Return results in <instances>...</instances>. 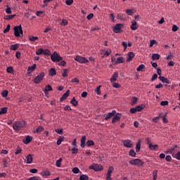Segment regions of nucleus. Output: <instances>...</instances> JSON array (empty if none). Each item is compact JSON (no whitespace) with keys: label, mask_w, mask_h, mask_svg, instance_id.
Returning a JSON list of instances; mask_svg holds the SVG:
<instances>
[{"label":"nucleus","mask_w":180,"mask_h":180,"mask_svg":"<svg viewBox=\"0 0 180 180\" xmlns=\"http://www.w3.org/2000/svg\"><path fill=\"white\" fill-rule=\"evenodd\" d=\"M13 30L15 37H23V30L22 29L21 25L15 26Z\"/></svg>","instance_id":"nucleus-1"},{"label":"nucleus","mask_w":180,"mask_h":180,"mask_svg":"<svg viewBox=\"0 0 180 180\" xmlns=\"http://www.w3.org/2000/svg\"><path fill=\"white\" fill-rule=\"evenodd\" d=\"M25 126H26V122H25L23 120H22V121H17L13 125V129L15 131H18V130H20V129H22V127H25Z\"/></svg>","instance_id":"nucleus-2"},{"label":"nucleus","mask_w":180,"mask_h":180,"mask_svg":"<svg viewBox=\"0 0 180 180\" xmlns=\"http://www.w3.org/2000/svg\"><path fill=\"white\" fill-rule=\"evenodd\" d=\"M51 60L53 63H60L63 60V57L55 51L51 55Z\"/></svg>","instance_id":"nucleus-3"},{"label":"nucleus","mask_w":180,"mask_h":180,"mask_svg":"<svg viewBox=\"0 0 180 180\" xmlns=\"http://www.w3.org/2000/svg\"><path fill=\"white\" fill-rule=\"evenodd\" d=\"M131 165H136V167H143L144 165V162L140 159H133L129 161Z\"/></svg>","instance_id":"nucleus-4"},{"label":"nucleus","mask_w":180,"mask_h":180,"mask_svg":"<svg viewBox=\"0 0 180 180\" xmlns=\"http://www.w3.org/2000/svg\"><path fill=\"white\" fill-rule=\"evenodd\" d=\"M75 61H77V63H79L80 64H86V63H89V60L86 59V58L80 56H76Z\"/></svg>","instance_id":"nucleus-5"},{"label":"nucleus","mask_w":180,"mask_h":180,"mask_svg":"<svg viewBox=\"0 0 180 180\" xmlns=\"http://www.w3.org/2000/svg\"><path fill=\"white\" fill-rule=\"evenodd\" d=\"M44 72H41L34 79V84H40L44 79Z\"/></svg>","instance_id":"nucleus-6"},{"label":"nucleus","mask_w":180,"mask_h":180,"mask_svg":"<svg viewBox=\"0 0 180 180\" xmlns=\"http://www.w3.org/2000/svg\"><path fill=\"white\" fill-rule=\"evenodd\" d=\"M89 169H94V171H102L103 169V167L101 165L95 164L89 166Z\"/></svg>","instance_id":"nucleus-7"},{"label":"nucleus","mask_w":180,"mask_h":180,"mask_svg":"<svg viewBox=\"0 0 180 180\" xmlns=\"http://www.w3.org/2000/svg\"><path fill=\"white\" fill-rule=\"evenodd\" d=\"M124 147L127 148H133V141L131 140L127 139L122 141Z\"/></svg>","instance_id":"nucleus-8"},{"label":"nucleus","mask_w":180,"mask_h":180,"mask_svg":"<svg viewBox=\"0 0 180 180\" xmlns=\"http://www.w3.org/2000/svg\"><path fill=\"white\" fill-rule=\"evenodd\" d=\"M122 27H123V24H117L113 28L112 30L114 33H122Z\"/></svg>","instance_id":"nucleus-9"},{"label":"nucleus","mask_w":180,"mask_h":180,"mask_svg":"<svg viewBox=\"0 0 180 180\" xmlns=\"http://www.w3.org/2000/svg\"><path fill=\"white\" fill-rule=\"evenodd\" d=\"M178 148H179L178 145H175L173 148L169 149L167 150V153H169V154H172V157H174V154H175L176 151H178Z\"/></svg>","instance_id":"nucleus-10"},{"label":"nucleus","mask_w":180,"mask_h":180,"mask_svg":"<svg viewBox=\"0 0 180 180\" xmlns=\"http://www.w3.org/2000/svg\"><path fill=\"white\" fill-rule=\"evenodd\" d=\"M33 140V137L27 135L25 139H22L24 144H29Z\"/></svg>","instance_id":"nucleus-11"},{"label":"nucleus","mask_w":180,"mask_h":180,"mask_svg":"<svg viewBox=\"0 0 180 180\" xmlns=\"http://www.w3.org/2000/svg\"><path fill=\"white\" fill-rule=\"evenodd\" d=\"M120 117H122V114L120 113H117L112 120V123H116V122H119L120 120Z\"/></svg>","instance_id":"nucleus-12"},{"label":"nucleus","mask_w":180,"mask_h":180,"mask_svg":"<svg viewBox=\"0 0 180 180\" xmlns=\"http://www.w3.org/2000/svg\"><path fill=\"white\" fill-rule=\"evenodd\" d=\"M160 81H161L163 84H171L169 79L164 76H160L159 77Z\"/></svg>","instance_id":"nucleus-13"},{"label":"nucleus","mask_w":180,"mask_h":180,"mask_svg":"<svg viewBox=\"0 0 180 180\" xmlns=\"http://www.w3.org/2000/svg\"><path fill=\"white\" fill-rule=\"evenodd\" d=\"M115 115H116V110H114L111 112H109L108 114H107L105 118V120H109V119H112V117H113Z\"/></svg>","instance_id":"nucleus-14"},{"label":"nucleus","mask_w":180,"mask_h":180,"mask_svg":"<svg viewBox=\"0 0 180 180\" xmlns=\"http://www.w3.org/2000/svg\"><path fill=\"white\" fill-rule=\"evenodd\" d=\"M25 164H32V162H33V157H32L31 154H29L26 157V160H25Z\"/></svg>","instance_id":"nucleus-15"},{"label":"nucleus","mask_w":180,"mask_h":180,"mask_svg":"<svg viewBox=\"0 0 180 180\" xmlns=\"http://www.w3.org/2000/svg\"><path fill=\"white\" fill-rule=\"evenodd\" d=\"M135 56H136V54H134V53H133L132 51L129 52L128 58L127 59V63H130V61H131V60H133V58H134Z\"/></svg>","instance_id":"nucleus-16"},{"label":"nucleus","mask_w":180,"mask_h":180,"mask_svg":"<svg viewBox=\"0 0 180 180\" xmlns=\"http://www.w3.org/2000/svg\"><path fill=\"white\" fill-rule=\"evenodd\" d=\"M117 77H119V73H117V72H115L111 76V78L110 79V82H115V81L117 79Z\"/></svg>","instance_id":"nucleus-17"},{"label":"nucleus","mask_w":180,"mask_h":180,"mask_svg":"<svg viewBox=\"0 0 180 180\" xmlns=\"http://www.w3.org/2000/svg\"><path fill=\"white\" fill-rule=\"evenodd\" d=\"M147 143L148 144L150 150H157L158 148V145H153L151 143H150V140L147 141Z\"/></svg>","instance_id":"nucleus-18"},{"label":"nucleus","mask_w":180,"mask_h":180,"mask_svg":"<svg viewBox=\"0 0 180 180\" xmlns=\"http://www.w3.org/2000/svg\"><path fill=\"white\" fill-rule=\"evenodd\" d=\"M80 146L82 148H84L85 147V143H86V136H84L80 140Z\"/></svg>","instance_id":"nucleus-19"},{"label":"nucleus","mask_w":180,"mask_h":180,"mask_svg":"<svg viewBox=\"0 0 180 180\" xmlns=\"http://www.w3.org/2000/svg\"><path fill=\"white\" fill-rule=\"evenodd\" d=\"M70 96V90H67V91L60 98V102H63V101H65L66 98Z\"/></svg>","instance_id":"nucleus-20"},{"label":"nucleus","mask_w":180,"mask_h":180,"mask_svg":"<svg viewBox=\"0 0 180 180\" xmlns=\"http://www.w3.org/2000/svg\"><path fill=\"white\" fill-rule=\"evenodd\" d=\"M131 30H137L139 29V25H137V21H132L131 25Z\"/></svg>","instance_id":"nucleus-21"},{"label":"nucleus","mask_w":180,"mask_h":180,"mask_svg":"<svg viewBox=\"0 0 180 180\" xmlns=\"http://www.w3.org/2000/svg\"><path fill=\"white\" fill-rule=\"evenodd\" d=\"M57 75V71L56 70L55 68H51L49 70V75H50V77H54V75Z\"/></svg>","instance_id":"nucleus-22"},{"label":"nucleus","mask_w":180,"mask_h":180,"mask_svg":"<svg viewBox=\"0 0 180 180\" xmlns=\"http://www.w3.org/2000/svg\"><path fill=\"white\" fill-rule=\"evenodd\" d=\"M124 61H126V60L124 59V58L123 57H120L117 58L116 61H115V64H122L123 63H124Z\"/></svg>","instance_id":"nucleus-23"},{"label":"nucleus","mask_w":180,"mask_h":180,"mask_svg":"<svg viewBox=\"0 0 180 180\" xmlns=\"http://www.w3.org/2000/svg\"><path fill=\"white\" fill-rule=\"evenodd\" d=\"M36 70V64L32 65V66H30L28 68L27 72L29 74H31V72H33Z\"/></svg>","instance_id":"nucleus-24"},{"label":"nucleus","mask_w":180,"mask_h":180,"mask_svg":"<svg viewBox=\"0 0 180 180\" xmlns=\"http://www.w3.org/2000/svg\"><path fill=\"white\" fill-rule=\"evenodd\" d=\"M70 103L72 104V106H78V101L75 99V97H73L70 101Z\"/></svg>","instance_id":"nucleus-25"},{"label":"nucleus","mask_w":180,"mask_h":180,"mask_svg":"<svg viewBox=\"0 0 180 180\" xmlns=\"http://www.w3.org/2000/svg\"><path fill=\"white\" fill-rule=\"evenodd\" d=\"M140 148H141V142L139 141L136 145V153H140Z\"/></svg>","instance_id":"nucleus-26"},{"label":"nucleus","mask_w":180,"mask_h":180,"mask_svg":"<svg viewBox=\"0 0 180 180\" xmlns=\"http://www.w3.org/2000/svg\"><path fill=\"white\" fill-rule=\"evenodd\" d=\"M42 54H44V56H51V52H50L49 49H43Z\"/></svg>","instance_id":"nucleus-27"},{"label":"nucleus","mask_w":180,"mask_h":180,"mask_svg":"<svg viewBox=\"0 0 180 180\" xmlns=\"http://www.w3.org/2000/svg\"><path fill=\"white\" fill-rule=\"evenodd\" d=\"M15 16H16V15H5L4 17V19H5L6 20H11V19H13Z\"/></svg>","instance_id":"nucleus-28"},{"label":"nucleus","mask_w":180,"mask_h":180,"mask_svg":"<svg viewBox=\"0 0 180 180\" xmlns=\"http://www.w3.org/2000/svg\"><path fill=\"white\" fill-rule=\"evenodd\" d=\"M152 60L153 61L155 60H160V55L158 53H153L152 55Z\"/></svg>","instance_id":"nucleus-29"},{"label":"nucleus","mask_w":180,"mask_h":180,"mask_svg":"<svg viewBox=\"0 0 180 180\" xmlns=\"http://www.w3.org/2000/svg\"><path fill=\"white\" fill-rule=\"evenodd\" d=\"M139 101V98L136 97H133L131 101V103L133 105H136L137 103V101Z\"/></svg>","instance_id":"nucleus-30"},{"label":"nucleus","mask_w":180,"mask_h":180,"mask_svg":"<svg viewBox=\"0 0 180 180\" xmlns=\"http://www.w3.org/2000/svg\"><path fill=\"white\" fill-rule=\"evenodd\" d=\"M144 68H146V66L143 64L140 65L137 68V71H144Z\"/></svg>","instance_id":"nucleus-31"},{"label":"nucleus","mask_w":180,"mask_h":180,"mask_svg":"<svg viewBox=\"0 0 180 180\" xmlns=\"http://www.w3.org/2000/svg\"><path fill=\"white\" fill-rule=\"evenodd\" d=\"M8 112V108L5 107L0 110V115H5Z\"/></svg>","instance_id":"nucleus-32"},{"label":"nucleus","mask_w":180,"mask_h":180,"mask_svg":"<svg viewBox=\"0 0 180 180\" xmlns=\"http://www.w3.org/2000/svg\"><path fill=\"white\" fill-rule=\"evenodd\" d=\"M10 49H11V50H13L15 51H16L17 49H19V45L18 44L11 45Z\"/></svg>","instance_id":"nucleus-33"},{"label":"nucleus","mask_w":180,"mask_h":180,"mask_svg":"<svg viewBox=\"0 0 180 180\" xmlns=\"http://www.w3.org/2000/svg\"><path fill=\"white\" fill-rule=\"evenodd\" d=\"M41 175L42 176H50L51 173H50L49 171H44V172H43L41 174Z\"/></svg>","instance_id":"nucleus-34"},{"label":"nucleus","mask_w":180,"mask_h":180,"mask_svg":"<svg viewBox=\"0 0 180 180\" xmlns=\"http://www.w3.org/2000/svg\"><path fill=\"white\" fill-rule=\"evenodd\" d=\"M61 162H63V158H60L56 161V167H58V168H60V167H61Z\"/></svg>","instance_id":"nucleus-35"},{"label":"nucleus","mask_w":180,"mask_h":180,"mask_svg":"<svg viewBox=\"0 0 180 180\" xmlns=\"http://www.w3.org/2000/svg\"><path fill=\"white\" fill-rule=\"evenodd\" d=\"M86 146L87 147H91V146H95V142L94 141H86Z\"/></svg>","instance_id":"nucleus-36"},{"label":"nucleus","mask_w":180,"mask_h":180,"mask_svg":"<svg viewBox=\"0 0 180 180\" xmlns=\"http://www.w3.org/2000/svg\"><path fill=\"white\" fill-rule=\"evenodd\" d=\"M62 76L63 78H65V77H68V69H64L63 72L62 73Z\"/></svg>","instance_id":"nucleus-37"},{"label":"nucleus","mask_w":180,"mask_h":180,"mask_svg":"<svg viewBox=\"0 0 180 180\" xmlns=\"http://www.w3.org/2000/svg\"><path fill=\"white\" fill-rule=\"evenodd\" d=\"M136 151H134V150H133V149H131L129 150V156L130 157H136Z\"/></svg>","instance_id":"nucleus-38"},{"label":"nucleus","mask_w":180,"mask_h":180,"mask_svg":"<svg viewBox=\"0 0 180 180\" xmlns=\"http://www.w3.org/2000/svg\"><path fill=\"white\" fill-rule=\"evenodd\" d=\"M158 170H157V169L153 170V180H157V177H158L157 174H158Z\"/></svg>","instance_id":"nucleus-39"},{"label":"nucleus","mask_w":180,"mask_h":180,"mask_svg":"<svg viewBox=\"0 0 180 180\" xmlns=\"http://www.w3.org/2000/svg\"><path fill=\"white\" fill-rule=\"evenodd\" d=\"M114 170H115V168L113 167V166H110L108 167L107 174H110L112 175V172H113Z\"/></svg>","instance_id":"nucleus-40"},{"label":"nucleus","mask_w":180,"mask_h":180,"mask_svg":"<svg viewBox=\"0 0 180 180\" xmlns=\"http://www.w3.org/2000/svg\"><path fill=\"white\" fill-rule=\"evenodd\" d=\"M88 179H89V177H88V176L85 174H82L79 177V180H88Z\"/></svg>","instance_id":"nucleus-41"},{"label":"nucleus","mask_w":180,"mask_h":180,"mask_svg":"<svg viewBox=\"0 0 180 180\" xmlns=\"http://www.w3.org/2000/svg\"><path fill=\"white\" fill-rule=\"evenodd\" d=\"M29 40L30 41H36V40H39V37L30 36L29 37Z\"/></svg>","instance_id":"nucleus-42"},{"label":"nucleus","mask_w":180,"mask_h":180,"mask_svg":"<svg viewBox=\"0 0 180 180\" xmlns=\"http://www.w3.org/2000/svg\"><path fill=\"white\" fill-rule=\"evenodd\" d=\"M67 25H68V20H67L65 19L62 20L60 25L61 26H67Z\"/></svg>","instance_id":"nucleus-43"},{"label":"nucleus","mask_w":180,"mask_h":180,"mask_svg":"<svg viewBox=\"0 0 180 180\" xmlns=\"http://www.w3.org/2000/svg\"><path fill=\"white\" fill-rule=\"evenodd\" d=\"M72 172H73V174H79V169L78 167H74L72 169Z\"/></svg>","instance_id":"nucleus-44"},{"label":"nucleus","mask_w":180,"mask_h":180,"mask_svg":"<svg viewBox=\"0 0 180 180\" xmlns=\"http://www.w3.org/2000/svg\"><path fill=\"white\" fill-rule=\"evenodd\" d=\"M8 90H4L1 92V96H3V98H6V96H8Z\"/></svg>","instance_id":"nucleus-45"},{"label":"nucleus","mask_w":180,"mask_h":180,"mask_svg":"<svg viewBox=\"0 0 180 180\" xmlns=\"http://www.w3.org/2000/svg\"><path fill=\"white\" fill-rule=\"evenodd\" d=\"M22 153V148H20L19 146L15 150V155H18V154H20Z\"/></svg>","instance_id":"nucleus-46"},{"label":"nucleus","mask_w":180,"mask_h":180,"mask_svg":"<svg viewBox=\"0 0 180 180\" xmlns=\"http://www.w3.org/2000/svg\"><path fill=\"white\" fill-rule=\"evenodd\" d=\"M43 130H44V128H43L41 126H39L37 128L36 132L37 133H41V131H43Z\"/></svg>","instance_id":"nucleus-47"},{"label":"nucleus","mask_w":180,"mask_h":180,"mask_svg":"<svg viewBox=\"0 0 180 180\" xmlns=\"http://www.w3.org/2000/svg\"><path fill=\"white\" fill-rule=\"evenodd\" d=\"M9 30H11V25H8L7 27H6V29L3 31V33H4L6 34V33H8V32H9Z\"/></svg>","instance_id":"nucleus-48"},{"label":"nucleus","mask_w":180,"mask_h":180,"mask_svg":"<svg viewBox=\"0 0 180 180\" xmlns=\"http://www.w3.org/2000/svg\"><path fill=\"white\" fill-rule=\"evenodd\" d=\"M37 56H41V54H43V49H37L36 51Z\"/></svg>","instance_id":"nucleus-49"},{"label":"nucleus","mask_w":180,"mask_h":180,"mask_svg":"<svg viewBox=\"0 0 180 180\" xmlns=\"http://www.w3.org/2000/svg\"><path fill=\"white\" fill-rule=\"evenodd\" d=\"M167 113H165V115L162 117V122L163 123H168V120L167 119Z\"/></svg>","instance_id":"nucleus-50"},{"label":"nucleus","mask_w":180,"mask_h":180,"mask_svg":"<svg viewBox=\"0 0 180 180\" xmlns=\"http://www.w3.org/2000/svg\"><path fill=\"white\" fill-rule=\"evenodd\" d=\"M7 72H8L9 74H13V68L12 67L7 68Z\"/></svg>","instance_id":"nucleus-51"},{"label":"nucleus","mask_w":180,"mask_h":180,"mask_svg":"<svg viewBox=\"0 0 180 180\" xmlns=\"http://www.w3.org/2000/svg\"><path fill=\"white\" fill-rule=\"evenodd\" d=\"M72 154H78V148L73 147L72 148Z\"/></svg>","instance_id":"nucleus-52"},{"label":"nucleus","mask_w":180,"mask_h":180,"mask_svg":"<svg viewBox=\"0 0 180 180\" xmlns=\"http://www.w3.org/2000/svg\"><path fill=\"white\" fill-rule=\"evenodd\" d=\"M168 103H169V102H168V101H165L160 102L161 106H167V105H168Z\"/></svg>","instance_id":"nucleus-53"},{"label":"nucleus","mask_w":180,"mask_h":180,"mask_svg":"<svg viewBox=\"0 0 180 180\" xmlns=\"http://www.w3.org/2000/svg\"><path fill=\"white\" fill-rule=\"evenodd\" d=\"M95 92H96L97 95H101V86H98L96 89Z\"/></svg>","instance_id":"nucleus-54"},{"label":"nucleus","mask_w":180,"mask_h":180,"mask_svg":"<svg viewBox=\"0 0 180 180\" xmlns=\"http://www.w3.org/2000/svg\"><path fill=\"white\" fill-rule=\"evenodd\" d=\"M65 4L70 6V5H72V4H74V0H66Z\"/></svg>","instance_id":"nucleus-55"},{"label":"nucleus","mask_w":180,"mask_h":180,"mask_svg":"<svg viewBox=\"0 0 180 180\" xmlns=\"http://www.w3.org/2000/svg\"><path fill=\"white\" fill-rule=\"evenodd\" d=\"M67 65V62L65 60H61L60 63L58 64L60 67H64Z\"/></svg>","instance_id":"nucleus-56"},{"label":"nucleus","mask_w":180,"mask_h":180,"mask_svg":"<svg viewBox=\"0 0 180 180\" xmlns=\"http://www.w3.org/2000/svg\"><path fill=\"white\" fill-rule=\"evenodd\" d=\"M172 58H174V55H172V53H169L167 56L166 60H172Z\"/></svg>","instance_id":"nucleus-57"},{"label":"nucleus","mask_w":180,"mask_h":180,"mask_svg":"<svg viewBox=\"0 0 180 180\" xmlns=\"http://www.w3.org/2000/svg\"><path fill=\"white\" fill-rule=\"evenodd\" d=\"M45 89H46L48 91H53V87H51V85L48 84L46 86Z\"/></svg>","instance_id":"nucleus-58"},{"label":"nucleus","mask_w":180,"mask_h":180,"mask_svg":"<svg viewBox=\"0 0 180 180\" xmlns=\"http://www.w3.org/2000/svg\"><path fill=\"white\" fill-rule=\"evenodd\" d=\"M154 44H157V41H155L154 39L150 40V43L149 44V46L153 47V46H154Z\"/></svg>","instance_id":"nucleus-59"},{"label":"nucleus","mask_w":180,"mask_h":180,"mask_svg":"<svg viewBox=\"0 0 180 180\" xmlns=\"http://www.w3.org/2000/svg\"><path fill=\"white\" fill-rule=\"evenodd\" d=\"M126 13H127V15H129V16H131V15H133V10H131V9H128V10H127V11H126Z\"/></svg>","instance_id":"nucleus-60"},{"label":"nucleus","mask_w":180,"mask_h":180,"mask_svg":"<svg viewBox=\"0 0 180 180\" xmlns=\"http://www.w3.org/2000/svg\"><path fill=\"white\" fill-rule=\"evenodd\" d=\"M135 108L136 109V112H141V110H143V107H141V105H138Z\"/></svg>","instance_id":"nucleus-61"},{"label":"nucleus","mask_w":180,"mask_h":180,"mask_svg":"<svg viewBox=\"0 0 180 180\" xmlns=\"http://www.w3.org/2000/svg\"><path fill=\"white\" fill-rule=\"evenodd\" d=\"M2 163L5 167H8V160H6V159H4Z\"/></svg>","instance_id":"nucleus-62"},{"label":"nucleus","mask_w":180,"mask_h":180,"mask_svg":"<svg viewBox=\"0 0 180 180\" xmlns=\"http://www.w3.org/2000/svg\"><path fill=\"white\" fill-rule=\"evenodd\" d=\"M55 131L58 134H63V129H57L55 130Z\"/></svg>","instance_id":"nucleus-63"},{"label":"nucleus","mask_w":180,"mask_h":180,"mask_svg":"<svg viewBox=\"0 0 180 180\" xmlns=\"http://www.w3.org/2000/svg\"><path fill=\"white\" fill-rule=\"evenodd\" d=\"M174 157V158H176V160H180V151H179L176 155L175 156H173Z\"/></svg>","instance_id":"nucleus-64"}]
</instances>
